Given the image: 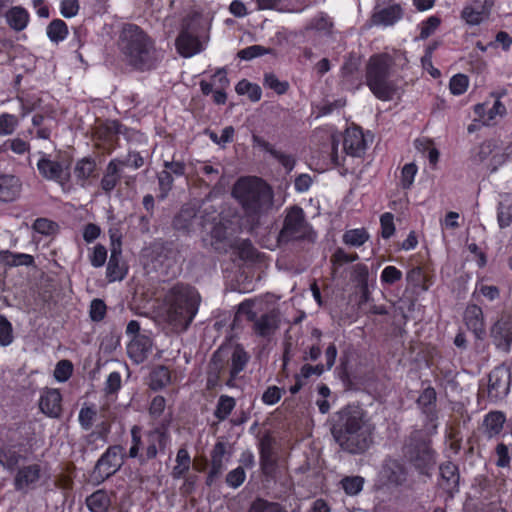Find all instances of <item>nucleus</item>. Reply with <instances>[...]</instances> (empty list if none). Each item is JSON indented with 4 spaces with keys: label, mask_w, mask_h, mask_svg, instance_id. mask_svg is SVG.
I'll use <instances>...</instances> for the list:
<instances>
[{
    "label": "nucleus",
    "mask_w": 512,
    "mask_h": 512,
    "mask_svg": "<svg viewBox=\"0 0 512 512\" xmlns=\"http://www.w3.org/2000/svg\"><path fill=\"white\" fill-rule=\"evenodd\" d=\"M375 425L357 405H347L330 419V432L339 447L352 455L365 453L373 444Z\"/></svg>",
    "instance_id": "obj_1"
},
{
    "label": "nucleus",
    "mask_w": 512,
    "mask_h": 512,
    "mask_svg": "<svg viewBox=\"0 0 512 512\" xmlns=\"http://www.w3.org/2000/svg\"><path fill=\"white\" fill-rule=\"evenodd\" d=\"M232 195L253 226H257L261 216L267 214L273 207V189L258 176L239 178L234 184Z\"/></svg>",
    "instance_id": "obj_2"
},
{
    "label": "nucleus",
    "mask_w": 512,
    "mask_h": 512,
    "mask_svg": "<svg viewBox=\"0 0 512 512\" xmlns=\"http://www.w3.org/2000/svg\"><path fill=\"white\" fill-rule=\"evenodd\" d=\"M120 49L128 65L136 71L146 72L157 67L155 40L136 24L128 23L123 26Z\"/></svg>",
    "instance_id": "obj_3"
},
{
    "label": "nucleus",
    "mask_w": 512,
    "mask_h": 512,
    "mask_svg": "<svg viewBox=\"0 0 512 512\" xmlns=\"http://www.w3.org/2000/svg\"><path fill=\"white\" fill-rule=\"evenodd\" d=\"M395 57L387 52L371 55L365 67V84L381 101H391L399 88Z\"/></svg>",
    "instance_id": "obj_4"
},
{
    "label": "nucleus",
    "mask_w": 512,
    "mask_h": 512,
    "mask_svg": "<svg viewBox=\"0 0 512 512\" xmlns=\"http://www.w3.org/2000/svg\"><path fill=\"white\" fill-rule=\"evenodd\" d=\"M200 303L201 296L195 287L178 282L164 294L162 309L167 315L165 320H193Z\"/></svg>",
    "instance_id": "obj_5"
},
{
    "label": "nucleus",
    "mask_w": 512,
    "mask_h": 512,
    "mask_svg": "<svg viewBox=\"0 0 512 512\" xmlns=\"http://www.w3.org/2000/svg\"><path fill=\"white\" fill-rule=\"evenodd\" d=\"M339 139L332 136L330 161L342 176L353 173V166L347 163V157L360 158L365 153L366 141L360 127L345 130L342 136V152L339 154Z\"/></svg>",
    "instance_id": "obj_6"
},
{
    "label": "nucleus",
    "mask_w": 512,
    "mask_h": 512,
    "mask_svg": "<svg viewBox=\"0 0 512 512\" xmlns=\"http://www.w3.org/2000/svg\"><path fill=\"white\" fill-rule=\"evenodd\" d=\"M403 457L421 474L428 475L435 465L430 440L421 430L413 431L404 441Z\"/></svg>",
    "instance_id": "obj_7"
},
{
    "label": "nucleus",
    "mask_w": 512,
    "mask_h": 512,
    "mask_svg": "<svg viewBox=\"0 0 512 512\" xmlns=\"http://www.w3.org/2000/svg\"><path fill=\"white\" fill-rule=\"evenodd\" d=\"M279 320L278 301L272 294L245 299L238 306L233 320Z\"/></svg>",
    "instance_id": "obj_8"
},
{
    "label": "nucleus",
    "mask_w": 512,
    "mask_h": 512,
    "mask_svg": "<svg viewBox=\"0 0 512 512\" xmlns=\"http://www.w3.org/2000/svg\"><path fill=\"white\" fill-rule=\"evenodd\" d=\"M123 463V447L120 445L110 446L96 462L92 478L97 483H101L119 471Z\"/></svg>",
    "instance_id": "obj_9"
},
{
    "label": "nucleus",
    "mask_w": 512,
    "mask_h": 512,
    "mask_svg": "<svg viewBox=\"0 0 512 512\" xmlns=\"http://www.w3.org/2000/svg\"><path fill=\"white\" fill-rule=\"evenodd\" d=\"M434 278V271L428 264L413 266L406 272L405 292L419 296L430 289L434 284Z\"/></svg>",
    "instance_id": "obj_10"
},
{
    "label": "nucleus",
    "mask_w": 512,
    "mask_h": 512,
    "mask_svg": "<svg viewBox=\"0 0 512 512\" xmlns=\"http://www.w3.org/2000/svg\"><path fill=\"white\" fill-rule=\"evenodd\" d=\"M126 332L133 336L128 351L137 362H141L152 348V332L142 329L139 322H128Z\"/></svg>",
    "instance_id": "obj_11"
},
{
    "label": "nucleus",
    "mask_w": 512,
    "mask_h": 512,
    "mask_svg": "<svg viewBox=\"0 0 512 512\" xmlns=\"http://www.w3.org/2000/svg\"><path fill=\"white\" fill-rule=\"evenodd\" d=\"M37 170L42 178L59 184L69 181L70 173L68 166H64L61 161L52 160L51 155L45 152H39Z\"/></svg>",
    "instance_id": "obj_12"
},
{
    "label": "nucleus",
    "mask_w": 512,
    "mask_h": 512,
    "mask_svg": "<svg viewBox=\"0 0 512 512\" xmlns=\"http://www.w3.org/2000/svg\"><path fill=\"white\" fill-rule=\"evenodd\" d=\"M511 383V372L508 366L502 364L497 366L490 374L488 379V398L492 402H497L505 398L509 392Z\"/></svg>",
    "instance_id": "obj_13"
},
{
    "label": "nucleus",
    "mask_w": 512,
    "mask_h": 512,
    "mask_svg": "<svg viewBox=\"0 0 512 512\" xmlns=\"http://www.w3.org/2000/svg\"><path fill=\"white\" fill-rule=\"evenodd\" d=\"M306 220L304 211L299 206H293L285 216L283 227L279 232V241L288 242L298 237L305 228Z\"/></svg>",
    "instance_id": "obj_14"
},
{
    "label": "nucleus",
    "mask_w": 512,
    "mask_h": 512,
    "mask_svg": "<svg viewBox=\"0 0 512 512\" xmlns=\"http://www.w3.org/2000/svg\"><path fill=\"white\" fill-rule=\"evenodd\" d=\"M229 363V347L220 346L212 355L207 367V388L213 389L219 385L221 375Z\"/></svg>",
    "instance_id": "obj_15"
},
{
    "label": "nucleus",
    "mask_w": 512,
    "mask_h": 512,
    "mask_svg": "<svg viewBox=\"0 0 512 512\" xmlns=\"http://www.w3.org/2000/svg\"><path fill=\"white\" fill-rule=\"evenodd\" d=\"M42 476V467L37 463L22 466L14 476L13 485L16 491L28 492L37 486Z\"/></svg>",
    "instance_id": "obj_16"
},
{
    "label": "nucleus",
    "mask_w": 512,
    "mask_h": 512,
    "mask_svg": "<svg viewBox=\"0 0 512 512\" xmlns=\"http://www.w3.org/2000/svg\"><path fill=\"white\" fill-rule=\"evenodd\" d=\"M119 134L120 124L118 121L100 125L95 133L98 141L97 147L103 153L111 154L118 147Z\"/></svg>",
    "instance_id": "obj_17"
},
{
    "label": "nucleus",
    "mask_w": 512,
    "mask_h": 512,
    "mask_svg": "<svg viewBox=\"0 0 512 512\" xmlns=\"http://www.w3.org/2000/svg\"><path fill=\"white\" fill-rule=\"evenodd\" d=\"M381 475L387 485L400 487L407 482L408 470L401 461L387 458L382 465Z\"/></svg>",
    "instance_id": "obj_18"
},
{
    "label": "nucleus",
    "mask_w": 512,
    "mask_h": 512,
    "mask_svg": "<svg viewBox=\"0 0 512 512\" xmlns=\"http://www.w3.org/2000/svg\"><path fill=\"white\" fill-rule=\"evenodd\" d=\"M334 23L332 19L325 12H319L313 16L304 26L305 37H309L313 33L318 37H331L333 34Z\"/></svg>",
    "instance_id": "obj_19"
},
{
    "label": "nucleus",
    "mask_w": 512,
    "mask_h": 512,
    "mask_svg": "<svg viewBox=\"0 0 512 512\" xmlns=\"http://www.w3.org/2000/svg\"><path fill=\"white\" fill-rule=\"evenodd\" d=\"M128 165L127 161L118 158L111 159L107 164L106 170L100 181L101 189L106 193H111L122 179V167Z\"/></svg>",
    "instance_id": "obj_20"
},
{
    "label": "nucleus",
    "mask_w": 512,
    "mask_h": 512,
    "mask_svg": "<svg viewBox=\"0 0 512 512\" xmlns=\"http://www.w3.org/2000/svg\"><path fill=\"white\" fill-rule=\"evenodd\" d=\"M167 438V428L164 426L150 431L147 435L148 446L146 448L145 455L140 454L139 456L140 464H144L148 460L154 459L158 454V450H164Z\"/></svg>",
    "instance_id": "obj_21"
},
{
    "label": "nucleus",
    "mask_w": 512,
    "mask_h": 512,
    "mask_svg": "<svg viewBox=\"0 0 512 512\" xmlns=\"http://www.w3.org/2000/svg\"><path fill=\"white\" fill-rule=\"evenodd\" d=\"M199 207L196 204L186 203L175 215L172 221L173 228L178 231L189 232L197 221Z\"/></svg>",
    "instance_id": "obj_22"
},
{
    "label": "nucleus",
    "mask_w": 512,
    "mask_h": 512,
    "mask_svg": "<svg viewBox=\"0 0 512 512\" xmlns=\"http://www.w3.org/2000/svg\"><path fill=\"white\" fill-rule=\"evenodd\" d=\"M62 396L57 389H46L39 401L40 410L49 417L59 418L62 413Z\"/></svg>",
    "instance_id": "obj_23"
},
{
    "label": "nucleus",
    "mask_w": 512,
    "mask_h": 512,
    "mask_svg": "<svg viewBox=\"0 0 512 512\" xmlns=\"http://www.w3.org/2000/svg\"><path fill=\"white\" fill-rule=\"evenodd\" d=\"M22 444L0 446V464L7 470H14L20 462L27 460Z\"/></svg>",
    "instance_id": "obj_24"
},
{
    "label": "nucleus",
    "mask_w": 512,
    "mask_h": 512,
    "mask_svg": "<svg viewBox=\"0 0 512 512\" xmlns=\"http://www.w3.org/2000/svg\"><path fill=\"white\" fill-rule=\"evenodd\" d=\"M440 487L450 495L458 491L459 486V472L458 467L452 462H445L440 465Z\"/></svg>",
    "instance_id": "obj_25"
},
{
    "label": "nucleus",
    "mask_w": 512,
    "mask_h": 512,
    "mask_svg": "<svg viewBox=\"0 0 512 512\" xmlns=\"http://www.w3.org/2000/svg\"><path fill=\"white\" fill-rule=\"evenodd\" d=\"M249 358L248 353L241 345H236L232 351L229 350V362H231V367L229 370L230 378L226 381L227 386H234L236 376L244 370Z\"/></svg>",
    "instance_id": "obj_26"
},
{
    "label": "nucleus",
    "mask_w": 512,
    "mask_h": 512,
    "mask_svg": "<svg viewBox=\"0 0 512 512\" xmlns=\"http://www.w3.org/2000/svg\"><path fill=\"white\" fill-rule=\"evenodd\" d=\"M403 9L400 4H392L375 11L372 21L375 25L393 26L403 17Z\"/></svg>",
    "instance_id": "obj_27"
},
{
    "label": "nucleus",
    "mask_w": 512,
    "mask_h": 512,
    "mask_svg": "<svg viewBox=\"0 0 512 512\" xmlns=\"http://www.w3.org/2000/svg\"><path fill=\"white\" fill-rule=\"evenodd\" d=\"M226 454V445L223 442H217L211 451V467L206 478V484L212 486L215 480L222 474L224 469L223 458Z\"/></svg>",
    "instance_id": "obj_28"
},
{
    "label": "nucleus",
    "mask_w": 512,
    "mask_h": 512,
    "mask_svg": "<svg viewBox=\"0 0 512 512\" xmlns=\"http://www.w3.org/2000/svg\"><path fill=\"white\" fill-rule=\"evenodd\" d=\"M260 465L263 474L270 476L275 471L276 460L273 456V439L266 435L260 440Z\"/></svg>",
    "instance_id": "obj_29"
},
{
    "label": "nucleus",
    "mask_w": 512,
    "mask_h": 512,
    "mask_svg": "<svg viewBox=\"0 0 512 512\" xmlns=\"http://www.w3.org/2000/svg\"><path fill=\"white\" fill-rule=\"evenodd\" d=\"M175 46L179 54L185 58L191 57L199 52L198 38L187 29H182L178 34Z\"/></svg>",
    "instance_id": "obj_30"
},
{
    "label": "nucleus",
    "mask_w": 512,
    "mask_h": 512,
    "mask_svg": "<svg viewBox=\"0 0 512 512\" xmlns=\"http://www.w3.org/2000/svg\"><path fill=\"white\" fill-rule=\"evenodd\" d=\"M512 322H494L491 327V336L495 345L507 351L512 341Z\"/></svg>",
    "instance_id": "obj_31"
},
{
    "label": "nucleus",
    "mask_w": 512,
    "mask_h": 512,
    "mask_svg": "<svg viewBox=\"0 0 512 512\" xmlns=\"http://www.w3.org/2000/svg\"><path fill=\"white\" fill-rule=\"evenodd\" d=\"M461 18L471 26L479 25L487 16V10L483 8L481 0H473L464 6L461 12Z\"/></svg>",
    "instance_id": "obj_32"
},
{
    "label": "nucleus",
    "mask_w": 512,
    "mask_h": 512,
    "mask_svg": "<svg viewBox=\"0 0 512 512\" xmlns=\"http://www.w3.org/2000/svg\"><path fill=\"white\" fill-rule=\"evenodd\" d=\"M21 191V183L17 176H0V201L9 202L17 198Z\"/></svg>",
    "instance_id": "obj_33"
},
{
    "label": "nucleus",
    "mask_w": 512,
    "mask_h": 512,
    "mask_svg": "<svg viewBox=\"0 0 512 512\" xmlns=\"http://www.w3.org/2000/svg\"><path fill=\"white\" fill-rule=\"evenodd\" d=\"M96 171L97 163L96 160L91 156L83 157L77 160L74 166V175L82 186H84L90 178L95 176Z\"/></svg>",
    "instance_id": "obj_34"
},
{
    "label": "nucleus",
    "mask_w": 512,
    "mask_h": 512,
    "mask_svg": "<svg viewBox=\"0 0 512 512\" xmlns=\"http://www.w3.org/2000/svg\"><path fill=\"white\" fill-rule=\"evenodd\" d=\"M122 250L111 249V255L106 268V277L109 282L121 281L127 273V269L120 264Z\"/></svg>",
    "instance_id": "obj_35"
},
{
    "label": "nucleus",
    "mask_w": 512,
    "mask_h": 512,
    "mask_svg": "<svg viewBox=\"0 0 512 512\" xmlns=\"http://www.w3.org/2000/svg\"><path fill=\"white\" fill-rule=\"evenodd\" d=\"M506 421L505 414L501 411H492L488 413L483 420V432L488 438H493L500 434Z\"/></svg>",
    "instance_id": "obj_36"
},
{
    "label": "nucleus",
    "mask_w": 512,
    "mask_h": 512,
    "mask_svg": "<svg viewBox=\"0 0 512 512\" xmlns=\"http://www.w3.org/2000/svg\"><path fill=\"white\" fill-rule=\"evenodd\" d=\"M155 252L159 259L163 262H168V266L176 264L182 260L179 245L175 241L162 242L156 247Z\"/></svg>",
    "instance_id": "obj_37"
},
{
    "label": "nucleus",
    "mask_w": 512,
    "mask_h": 512,
    "mask_svg": "<svg viewBox=\"0 0 512 512\" xmlns=\"http://www.w3.org/2000/svg\"><path fill=\"white\" fill-rule=\"evenodd\" d=\"M417 404L431 422L436 419V392L434 388L424 389L417 399Z\"/></svg>",
    "instance_id": "obj_38"
},
{
    "label": "nucleus",
    "mask_w": 512,
    "mask_h": 512,
    "mask_svg": "<svg viewBox=\"0 0 512 512\" xmlns=\"http://www.w3.org/2000/svg\"><path fill=\"white\" fill-rule=\"evenodd\" d=\"M29 19L28 11L21 6L12 7L6 13L7 23L15 31L24 30L29 23Z\"/></svg>",
    "instance_id": "obj_39"
},
{
    "label": "nucleus",
    "mask_w": 512,
    "mask_h": 512,
    "mask_svg": "<svg viewBox=\"0 0 512 512\" xmlns=\"http://www.w3.org/2000/svg\"><path fill=\"white\" fill-rule=\"evenodd\" d=\"M341 75L345 82L353 84L358 81L362 85L360 76V61L358 58L349 57L341 67Z\"/></svg>",
    "instance_id": "obj_40"
},
{
    "label": "nucleus",
    "mask_w": 512,
    "mask_h": 512,
    "mask_svg": "<svg viewBox=\"0 0 512 512\" xmlns=\"http://www.w3.org/2000/svg\"><path fill=\"white\" fill-rule=\"evenodd\" d=\"M402 279V271L393 265L386 266L380 274V284L384 290H390L396 287Z\"/></svg>",
    "instance_id": "obj_41"
},
{
    "label": "nucleus",
    "mask_w": 512,
    "mask_h": 512,
    "mask_svg": "<svg viewBox=\"0 0 512 512\" xmlns=\"http://www.w3.org/2000/svg\"><path fill=\"white\" fill-rule=\"evenodd\" d=\"M87 507L91 512H107L111 501L104 490H97L86 499Z\"/></svg>",
    "instance_id": "obj_42"
},
{
    "label": "nucleus",
    "mask_w": 512,
    "mask_h": 512,
    "mask_svg": "<svg viewBox=\"0 0 512 512\" xmlns=\"http://www.w3.org/2000/svg\"><path fill=\"white\" fill-rule=\"evenodd\" d=\"M370 238L365 228H354L346 230L342 236V241L349 247L359 248L363 246Z\"/></svg>",
    "instance_id": "obj_43"
},
{
    "label": "nucleus",
    "mask_w": 512,
    "mask_h": 512,
    "mask_svg": "<svg viewBox=\"0 0 512 512\" xmlns=\"http://www.w3.org/2000/svg\"><path fill=\"white\" fill-rule=\"evenodd\" d=\"M235 92L238 95H247L252 102H258L262 97L261 87L246 79H242L236 84Z\"/></svg>",
    "instance_id": "obj_44"
},
{
    "label": "nucleus",
    "mask_w": 512,
    "mask_h": 512,
    "mask_svg": "<svg viewBox=\"0 0 512 512\" xmlns=\"http://www.w3.org/2000/svg\"><path fill=\"white\" fill-rule=\"evenodd\" d=\"M30 149V143L20 137L9 138L0 145V153L12 151L19 156L29 153Z\"/></svg>",
    "instance_id": "obj_45"
},
{
    "label": "nucleus",
    "mask_w": 512,
    "mask_h": 512,
    "mask_svg": "<svg viewBox=\"0 0 512 512\" xmlns=\"http://www.w3.org/2000/svg\"><path fill=\"white\" fill-rule=\"evenodd\" d=\"M191 458L186 448H180L176 455V465L173 467L171 476L173 479H181L189 470Z\"/></svg>",
    "instance_id": "obj_46"
},
{
    "label": "nucleus",
    "mask_w": 512,
    "mask_h": 512,
    "mask_svg": "<svg viewBox=\"0 0 512 512\" xmlns=\"http://www.w3.org/2000/svg\"><path fill=\"white\" fill-rule=\"evenodd\" d=\"M230 247L241 260H254L257 256V250L249 239L235 241Z\"/></svg>",
    "instance_id": "obj_47"
},
{
    "label": "nucleus",
    "mask_w": 512,
    "mask_h": 512,
    "mask_svg": "<svg viewBox=\"0 0 512 512\" xmlns=\"http://www.w3.org/2000/svg\"><path fill=\"white\" fill-rule=\"evenodd\" d=\"M351 279L356 284V286L362 291V293L366 294V292L368 291L369 282L368 266L363 263L356 264L352 269Z\"/></svg>",
    "instance_id": "obj_48"
},
{
    "label": "nucleus",
    "mask_w": 512,
    "mask_h": 512,
    "mask_svg": "<svg viewBox=\"0 0 512 512\" xmlns=\"http://www.w3.org/2000/svg\"><path fill=\"white\" fill-rule=\"evenodd\" d=\"M47 35L52 42L59 43L64 41L68 35V26L61 19L52 20L47 27Z\"/></svg>",
    "instance_id": "obj_49"
},
{
    "label": "nucleus",
    "mask_w": 512,
    "mask_h": 512,
    "mask_svg": "<svg viewBox=\"0 0 512 512\" xmlns=\"http://www.w3.org/2000/svg\"><path fill=\"white\" fill-rule=\"evenodd\" d=\"M2 260L10 267L32 266L35 262L34 257L30 254L15 253L11 251H5Z\"/></svg>",
    "instance_id": "obj_50"
},
{
    "label": "nucleus",
    "mask_w": 512,
    "mask_h": 512,
    "mask_svg": "<svg viewBox=\"0 0 512 512\" xmlns=\"http://www.w3.org/2000/svg\"><path fill=\"white\" fill-rule=\"evenodd\" d=\"M263 86L267 89L273 90L279 96L286 94L290 88L288 81L280 80L272 72L264 74Z\"/></svg>",
    "instance_id": "obj_51"
},
{
    "label": "nucleus",
    "mask_w": 512,
    "mask_h": 512,
    "mask_svg": "<svg viewBox=\"0 0 512 512\" xmlns=\"http://www.w3.org/2000/svg\"><path fill=\"white\" fill-rule=\"evenodd\" d=\"M170 371L165 366L156 367L150 375V387L153 390L164 388L170 383Z\"/></svg>",
    "instance_id": "obj_52"
},
{
    "label": "nucleus",
    "mask_w": 512,
    "mask_h": 512,
    "mask_svg": "<svg viewBox=\"0 0 512 512\" xmlns=\"http://www.w3.org/2000/svg\"><path fill=\"white\" fill-rule=\"evenodd\" d=\"M20 124L18 116L3 112L0 114V136L12 135Z\"/></svg>",
    "instance_id": "obj_53"
},
{
    "label": "nucleus",
    "mask_w": 512,
    "mask_h": 512,
    "mask_svg": "<svg viewBox=\"0 0 512 512\" xmlns=\"http://www.w3.org/2000/svg\"><path fill=\"white\" fill-rule=\"evenodd\" d=\"M235 399L227 395H221L219 397L216 409L214 411L215 417L219 421L225 420L235 407Z\"/></svg>",
    "instance_id": "obj_54"
},
{
    "label": "nucleus",
    "mask_w": 512,
    "mask_h": 512,
    "mask_svg": "<svg viewBox=\"0 0 512 512\" xmlns=\"http://www.w3.org/2000/svg\"><path fill=\"white\" fill-rule=\"evenodd\" d=\"M469 86V78L467 75L458 73L451 77L449 81V89L451 94L459 96L464 94Z\"/></svg>",
    "instance_id": "obj_55"
},
{
    "label": "nucleus",
    "mask_w": 512,
    "mask_h": 512,
    "mask_svg": "<svg viewBox=\"0 0 512 512\" xmlns=\"http://www.w3.org/2000/svg\"><path fill=\"white\" fill-rule=\"evenodd\" d=\"M418 167L415 163H407L402 167L400 176V185L402 189L408 190L414 183Z\"/></svg>",
    "instance_id": "obj_56"
},
{
    "label": "nucleus",
    "mask_w": 512,
    "mask_h": 512,
    "mask_svg": "<svg viewBox=\"0 0 512 512\" xmlns=\"http://www.w3.org/2000/svg\"><path fill=\"white\" fill-rule=\"evenodd\" d=\"M380 230L383 239H390L395 234L394 215L391 212H385L380 216Z\"/></svg>",
    "instance_id": "obj_57"
},
{
    "label": "nucleus",
    "mask_w": 512,
    "mask_h": 512,
    "mask_svg": "<svg viewBox=\"0 0 512 512\" xmlns=\"http://www.w3.org/2000/svg\"><path fill=\"white\" fill-rule=\"evenodd\" d=\"M441 24V19L438 16H429L420 24V38L427 39L438 29Z\"/></svg>",
    "instance_id": "obj_58"
},
{
    "label": "nucleus",
    "mask_w": 512,
    "mask_h": 512,
    "mask_svg": "<svg viewBox=\"0 0 512 512\" xmlns=\"http://www.w3.org/2000/svg\"><path fill=\"white\" fill-rule=\"evenodd\" d=\"M364 479L360 476L345 477L342 481V488L348 495H356L363 488Z\"/></svg>",
    "instance_id": "obj_59"
},
{
    "label": "nucleus",
    "mask_w": 512,
    "mask_h": 512,
    "mask_svg": "<svg viewBox=\"0 0 512 512\" xmlns=\"http://www.w3.org/2000/svg\"><path fill=\"white\" fill-rule=\"evenodd\" d=\"M479 292L483 297L489 301H494L500 297V290L495 285L483 284V279L478 280L476 283L475 292Z\"/></svg>",
    "instance_id": "obj_60"
},
{
    "label": "nucleus",
    "mask_w": 512,
    "mask_h": 512,
    "mask_svg": "<svg viewBox=\"0 0 512 512\" xmlns=\"http://www.w3.org/2000/svg\"><path fill=\"white\" fill-rule=\"evenodd\" d=\"M359 259L356 252L347 253L343 248H337L331 256V261L335 265L353 263Z\"/></svg>",
    "instance_id": "obj_61"
},
{
    "label": "nucleus",
    "mask_w": 512,
    "mask_h": 512,
    "mask_svg": "<svg viewBox=\"0 0 512 512\" xmlns=\"http://www.w3.org/2000/svg\"><path fill=\"white\" fill-rule=\"evenodd\" d=\"M497 220L500 228L509 227L512 223V205L499 203L497 209Z\"/></svg>",
    "instance_id": "obj_62"
},
{
    "label": "nucleus",
    "mask_w": 512,
    "mask_h": 512,
    "mask_svg": "<svg viewBox=\"0 0 512 512\" xmlns=\"http://www.w3.org/2000/svg\"><path fill=\"white\" fill-rule=\"evenodd\" d=\"M73 366L68 360H61L57 363L54 370V377L60 381L65 382L72 374Z\"/></svg>",
    "instance_id": "obj_63"
},
{
    "label": "nucleus",
    "mask_w": 512,
    "mask_h": 512,
    "mask_svg": "<svg viewBox=\"0 0 512 512\" xmlns=\"http://www.w3.org/2000/svg\"><path fill=\"white\" fill-rule=\"evenodd\" d=\"M277 502H270L263 498H256L249 506L247 512H273Z\"/></svg>",
    "instance_id": "obj_64"
}]
</instances>
